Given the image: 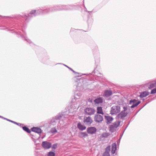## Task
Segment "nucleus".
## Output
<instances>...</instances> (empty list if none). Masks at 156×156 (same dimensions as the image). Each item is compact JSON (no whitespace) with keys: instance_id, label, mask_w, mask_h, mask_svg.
Instances as JSON below:
<instances>
[{"instance_id":"obj_1","label":"nucleus","mask_w":156,"mask_h":156,"mask_svg":"<svg viewBox=\"0 0 156 156\" xmlns=\"http://www.w3.org/2000/svg\"><path fill=\"white\" fill-rule=\"evenodd\" d=\"M42 8V9H41L40 11H41L42 12L41 14H44L58 10L73 9V7L71 5H57L46 9H45L44 7Z\"/></svg>"},{"instance_id":"obj_2","label":"nucleus","mask_w":156,"mask_h":156,"mask_svg":"<svg viewBox=\"0 0 156 156\" xmlns=\"http://www.w3.org/2000/svg\"><path fill=\"white\" fill-rule=\"evenodd\" d=\"M41 9H42V8H41L37 10H32L28 14V16L24 14L22 16V17L26 22H27L29 20V18L35 16L37 15H43V14H41L42 13L41 11H40Z\"/></svg>"},{"instance_id":"obj_3","label":"nucleus","mask_w":156,"mask_h":156,"mask_svg":"<svg viewBox=\"0 0 156 156\" xmlns=\"http://www.w3.org/2000/svg\"><path fill=\"white\" fill-rule=\"evenodd\" d=\"M67 115H65L64 113L61 114H59L58 115L56 116L55 117L51 119L50 121V124L51 125L53 126L56 125L58 124V126H60V125H63L61 122L60 119L62 118H67Z\"/></svg>"},{"instance_id":"obj_4","label":"nucleus","mask_w":156,"mask_h":156,"mask_svg":"<svg viewBox=\"0 0 156 156\" xmlns=\"http://www.w3.org/2000/svg\"><path fill=\"white\" fill-rule=\"evenodd\" d=\"M84 113L86 115H91L94 114L96 111L93 108L87 107L84 110Z\"/></svg>"},{"instance_id":"obj_5","label":"nucleus","mask_w":156,"mask_h":156,"mask_svg":"<svg viewBox=\"0 0 156 156\" xmlns=\"http://www.w3.org/2000/svg\"><path fill=\"white\" fill-rule=\"evenodd\" d=\"M93 120L90 116H84L83 118V122L87 126H90L93 123Z\"/></svg>"},{"instance_id":"obj_6","label":"nucleus","mask_w":156,"mask_h":156,"mask_svg":"<svg viewBox=\"0 0 156 156\" xmlns=\"http://www.w3.org/2000/svg\"><path fill=\"white\" fill-rule=\"evenodd\" d=\"M120 111V107L118 105L113 106L111 111V113L112 115L116 114L119 113Z\"/></svg>"},{"instance_id":"obj_7","label":"nucleus","mask_w":156,"mask_h":156,"mask_svg":"<svg viewBox=\"0 0 156 156\" xmlns=\"http://www.w3.org/2000/svg\"><path fill=\"white\" fill-rule=\"evenodd\" d=\"M140 103V101H137V100L135 99L130 101L128 104L129 105H131L129 107L131 108H134L139 105Z\"/></svg>"},{"instance_id":"obj_8","label":"nucleus","mask_w":156,"mask_h":156,"mask_svg":"<svg viewBox=\"0 0 156 156\" xmlns=\"http://www.w3.org/2000/svg\"><path fill=\"white\" fill-rule=\"evenodd\" d=\"M103 120V117L99 114H96L94 117V121L98 123H101Z\"/></svg>"},{"instance_id":"obj_9","label":"nucleus","mask_w":156,"mask_h":156,"mask_svg":"<svg viewBox=\"0 0 156 156\" xmlns=\"http://www.w3.org/2000/svg\"><path fill=\"white\" fill-rule=\"evenodd\" d=\"M97 131V129L94 127H90L87 129V132L88 133L90 134H93L95 133Z\"/></svg>"},{"instance_id":"obj_10","label":"nucleus","mask_w":156,"mask_h":156,"mask_svg":"<svg viewBox=\"0 0 156 156\" xmlns=\"http://www.w3.org/2000/svg\"><path fill=\"white\" fill-rule=\"evenodd\" d=\"M128 114L127 112L121 111L120 113H119L117 116V118L118 119H122L126 117Z\"/></svg>"},{"instance_id":"obj_11","label":"nucleus","mask_w":156,"mask_h":156,"mask_svg":"<svg viewBox=\"0 0 156 156\" xmlns=\"http://www.w3.org/2000/svg\"><path fill=\"white\" fill-rule=\"evenodd\" d=\"M42 146L44 148L49 149L51 147V144L49 142L43 141L42 143Z\"/></svg>"},{"instance_id":"obj_12","label":"nucleus","mask_w":156,"mask_h":156,"mask_svg":"<svg viewBox=\"0 0 156 156\" xmlns=\"http://www.w3.org/2000/svg\"><path fill=\"white\" fill-rule=\"evenodd\" d=\"M23 32L24 33V34H22L20 33V34L21 36L22 37L24 38L25 40L27 41V42H28L29 44H30V45H34V44L29 39H28L27 37L26 36V34L25 32L23 30Z\"/></svg>"},{"instance_id":"obj_13","label":"nucleus","mask_w":156,"mask_h":156,"mask_svg":"<svg viewBox=\"0 0 156 156\" xmlns=\"http://www.w3.org/2000/svg\"><path fill=\"white\" fill-rule=\"evenodd\" d=\"M111 150V146L109 145L105 149V151L103 154V156H110L109 152Z\"/></svg>"},{"instance_id":"obj_14","label":"nucleus","mask_w":156,"mask_h":156,"mask_svg":"<svg viewBox=\"0 0 156 156\" xmlns=\"http://www.w3.org/2000/svg\"><path fill=\"white\" fill-rule=\"evenodd\" d=\"M105 122L107 124L111 123L113 119V118L110 116H105Z\"/></svg>"},{"instance_id":"obj_15","label":"nucleus","mask_w":156,"mask_h":156,"mask_svg":"<svg viewBox=\"0 0 156 156\" xmlns=\"http://www.w3.org/2000/svg\"><path fill=\"white\" fill-rule=\"evenodd\" d=\"M65 66L67 67L69 69H70L71 71L73 72L74 73H76L78 74V75L77 76L76 78H77L78 79H81L80 78H79L80 77L82 76V75H87V74H81L80 73H78L76 72L74 70H73L72 68H70L69 67H68V66L65 65H64Z\"/></svg>"},{"instance_id":"obj_16","label":"nucleus","mask_w":156,"mask_h":156,"mask_svg":"<svg viewBox=\"0 0 156 156\" xmlns=\"http://www.w3.org/2000/svg\"><path fill=\"white\" fill-rule=\"evenodd\" d=\"M112 94V91L111 90H106L104 92L103 96L108 97L111 95Z\"/></svg>"},{"instance_id":"obj_17","label":"nucleus","mask_w":156,"mask_h":156,"mask_svg":"<svg viewBox=\"0 0 156 156\" xmlns=\"http://www.w3.org/2000/svg\"><path fill=\"white\" fill-rule=\"evenodd\" d=\"M31 130L32 132L38 134H40L41 133V130L40 128L38 127H33L31 128Z\"/></svg>"},{"instance_id":"obj_18","label":"nucleus","mask_w":156,"mask_h":156,"mask_svg":"<svg viewBox=\"0 0 156 156\" xmlns=\"http://www.w3.org/2000/svg\"><path fill=\"white\" fill-rule=\"evenodd\" d=\"M77 127L80 130L82 131L85 129L86 128L85 126L82 125L80 122L78 123L77 125Z\"/></svg>"},{"instance_id":"obj_19","label":"nucleus","mask_w":156,"mask_h":156,"mask_svg":"<svg viewBox=\"0 0 156 156\" xmlns=\"http://www.w3.org/2000/svg\"><path fill=\"white\" fill-rule=\"evenodd\" d=\"M116 145L115 143H113L112 145L111 153L112 154H114L116 150Z\"/></svg>"},{"instance_id":"obj_20","label":"nucleus","mask_w":156,"mask_h":156,"mask_svg":"<svg viewBox=\"0 0 156 156\" xmlns=\"http://www.w3.org/2000/svg\"><path fill=\"white\" fill-rule=\"evenodd\" d=\"M149 94V93L148 92L144 91L141 93L140 96V98H142L147 96Z\"/></svg>"},{"instance_id":"obj_21","label":"nucleus","mask_w":156,"mask_h":156,"mask_svg":"<svg viewBox=\"0 0 156 156\" xmlns=\"http://www.w3.org/2000/svg\"><path fill=\"white\" fill-rule=\"evenodd\" d=\"M79 136L80 138L85 137L88 136V134L86 132H81L79 133Z\"/></svg>"},{"instance_id":"obj_22","label":"nucleus","mask_w":156,"mask_h":156,"mask_svg":"<svg viewBox=\"0 0 156 156\" xmlns=\"http://www.w3.org/2000/svg\"><path fill=\"white\" fill-rule=\"evenodd\" d=\"M97 113L99 114L104 115V113L102 111V108L101 107H98L97 108Z\"/></svg>"},{"instance_id":"obj_23","label":"nucleus","mask_w":156,"mask_h":156,"mask_svg":"<svg viewBox=\"0 0 156 156\" xmlns=\"http://www.w3.org/2000/svg\"><path fill=\"white\" fill-rule=\"evenodd\" d=\"M117 128L115 127L113 125H112L110 126L109 127V130L112 133L114 132Z\"/></svg>"},{"instance_id":"obj_24","label":"nucleus","mask_w":156,"mask_h":156,"mask_svg":"<svg viewBox=\"0 0 156 156\" xmlns=\"http://www.w3.org/2000/svg\"><path fill=\"white\" fill-rule=\"evenodd\" d=\"M80 99V98L76 97V96L74 95V98L72 99V101L73 102H77L79 101Z\"/></svg>"},{"instance_id":"obj_25","label":"nucleus","mask_w":156,"mask_h":156,"mask_svg":"<svg viewBox=\"0 0 156 156\" xmlns=\"http://www.w3.org/2000/svg\"><path fill=\"white\" fill-rule=\"evenodd\" d=\"M94 102L97 104L101 103L103 102L102 99L101 98H98L94 100Z\"/></svg>"},{"instance_id":"obj_26","label":"nucleus","mask_w":156,"mask_h":156,"mask_svg":"<svg viewBox=\"0 0 156 156\" xmlns=\"http://www.w3.org/2000/svg\"><path fill=\"white\" fill-rule=\"evenodd\" d=\"M120 122V121H117L115 122L112 125L116 127V128H117L119 126Z\"/></svg>"},{"instance_id":"obj_27","label":"nucleus","mask_w":156,"mask_h":156,"mask_svg":"<svg viewBox=\"0 0 156 156\" xmlns=\"http://www.w3.org/2000/svg\"><path fill=\"white\" fill-rule=\"evenodd\" d=\"M110 134L108 133H104L101 135L102 138H107L110 136Z\"/></svg>"},{"instance_id":"obj_28","label":"nucleus","mask_w":156,"mask_h":156,"mask_svg":"<svg viewBox=\"0 0 156 156\" xmlns=\"http://www.w3.org/2000/svg\"><path fill=\"white\" fill-rule=\"evenodd\" d=\"M74 95H76V97H78L80 98L81 96V94L80 92L76 91L75 92Z\"/></svg>"},{"instance_id":"obj_29","label":"nucleus","mask_w":156,"mask_h":156,"mask_svg":"<svg viewBox=\"0 0 156 156\" xmlns=\"http://www.w3.org/2000/svg\"><path fill=\"white\" fill-rule=\"evenodd\" d=\"M50 132L52 133H55L57 132V131L55 127L52 128L50 130Z\"/></svg>"},{"instance_id":"obj_30","label":"nucleus","mask_w":156,"mask_h":156,"mask_svg":"<svg viewBox=\"0 0 156 156\" xmlns=\"http://www.w3.org/2000/svg\"><path fill=\"white\" fill-rule=\"evenodd\" d=\"M23 129L24 131H26L28 133H30L31 132V131L30 129L26 126L23 127Z\"/></svg>"},{"instance_id":"obj_31","label":"nucleus","mask_w":156,"mask_h":156,"mask_svg":"<svg viewBox=\"0 0 156 156\" xmlns=\"http://www.w3.org/2000/svg\"><path fill=\"white\" fill-rule=\"evenodd\" d=\"M48 156H55V153L54 152H50L48 153Z\"/></svg>"},{"instance_id":"obj_32","label":"nucleus","mask_w":156,"mask_h":156,"mask_svg":"<svg viewBox=\"0 0 156 156\" xmlns=\"http://www.w3.org/2000/svg\"><path fill=\"white\" fill-rule=\"evenodd\" d=\"M57 147V144H54L52 146V148L53 149H56Z\"/></svg>"},{"instance_id":"obj_33","label":"nucleus","mask_w":156,"mask_h":156,"mask_svg":"<svg viewBox=\"0 0 156 156\" xmlns=\"http://www.w3.org/2000/svg\"><path fill=\"white\" fill-rule=\"evenodd\" d=\"M4 119H5V120H7L9 121V122H12L13 123H16V122H14V121H12V120H11L10 119H8L6 118H4Z\"/></svg>"},{"instance_id":"obj_34","label":"nucleus","mask_w":156,"mask_h":156,"mask_svg":"<svg viewBox=\"0 0 156 156\" xmlns=\"http://www.w3.org/2000/svg\"><path fill=\"white\" fill-rule=\"evenodd\" d=\"M155 86V84L154 83H151L149 87V88L150 89L153 88Z\"/></svg>"},{"instance_id":"obj_35","label":"nucleus","mask_w":156,"mask_h":156,"mask_svg":"<svg viewBox=\"0 0 156 156\" xmlns=\"http://www.w3.org/2000/svg\"><path fill=\"white\" fill-rule=\"evenodd\" d=\"M123 110L122 111H124V112H125L127 109V107H123Z\"/></svg>"},{"instance_id":"obj_36","label":"nucleus","mask_w":156,"mask_h":156,"mask_svg":"<svg viewBox=\"0 0 156 156\" xmlns=\"http://www.w3.org/2000/svg\"><path fill=\"white\" fill-rule=\"evenodd\" d=\"M15 124H16L17 125H18L19 126H21V125H22V124L20 123H18L16 122V123H15Z\"/></svg>"},{"instance_id":"obj_37","label":"nucleus","mask_w":156,"mask_h":156,"mask_svg":"<svg viewBox=\"0 0 156 156\" xmlns=\"http://www.w3.org/2000/svg\"><path fill=\"white\" fill-rule=\"evenodd\" d=\"M86 12H87L89 13H90L91 12V11H88L87 10H86Z\"/></svg>"},{"instance_id":"obj_38","label":"nucleus","mask_w":156,"mask_h":156,"mask_svg":"<svg viewBox=\"0 0 156 156\" xmlns=\"http://www.w3.org/2000/svg\"><path fill=\"white\" fill-rule=\"evenodd\" d=\"M0 118H2V119H4V118H5L4 117H3L1 116V115H0Z\"/></svg>"},{"instance_id":"obj_39","label":"nucleus","mask_w":156,"mask_h":156,"mask_svg":"<svg viewBox=\"0 0 156 156\" xmlns=\"http://www.w3.org/2000/svg\"><path fill=\"white\" fill-rule=\"evenodd\" d=\"M76 83H77V84H79L78 81H76Z\"/></svg>"},{"instance_id":"obj_40","label":"nucleus","mask_w":156,"mask_h":156,"mask_svg":"<svg viewBox=\"0 0 156 156\" xmlns=\"http://www.w3.org/2000/svg\"><path fill=\"white\" fill-rule=\"evenodd\" d=\"M94 73V71H93L92 72V73Z\"/></svg>"},{"instance_id":"obj_41","label":"nucleus","mask_w":156,"mask_h":156,"mask_svg":"<svg viewBox=\"0 0 156 156\" xmlns=\"http://www.w3.org/2000/svg\"><path fill=\"white\" fill-rule=\"evenodd\" d=\"M76 87H78V85H77V86H76Z\"/></svg>"},{"instance_id":"obj_42","label":"nucleus","mask_w":156,"mask_h":156,"mask_svg":"<svg viewBox=\"0 0 156 156\" xmlns=\"http://www.w3.org/2000/svg\"><path fill=\"white\" fill-rule=\"evenodd\" d=\"M79 89V90H80V89H79H79Z\"/></svg>"},{"instance_id":"obj_43","label":"nucleus","mask_w":156,"mask_h":156,"mask_svg":"<svg viewBox=\"0 0 156 156\" xmlns=\"http://www.w3.org/2000/svg\"><path fill=\"white\" fill-rule=\"evenodd\" d=\"M84 7L85 8H86V7H85V6H84Z\"/></svg>"},{"instance_id":"obj_44","label":"nucleus","mask_w":156,"mask_h":156,"mask_svg":"<svg viewBox=\"0 0 156 156\" xmlns=\"http://www.w3.org/2000/svg\"><path fill=\"white\" fill-rule=\"evenodd\" d=\"M1 17H2V16H0Z\"/></svg>"}]
</instances>
